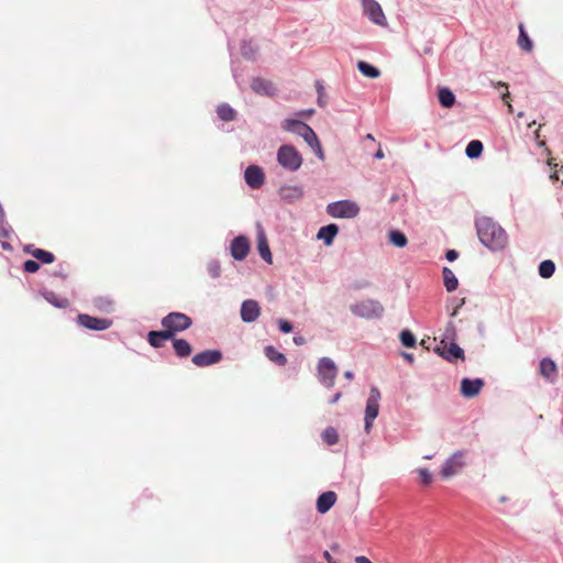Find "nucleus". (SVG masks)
Wrapping results in <instances>:
<instances>
[{
  "label": "nucleus",
  "mask_w": 563,
  "mask_h": 563,
  "mask_svg": "<svg viewBox=\"0 0 563 563\" xmlns=\"http://www.w3.org/2000/svg\"><path fill=\"white\" fill-rule=\"evenodd\" d=\"M278 195L286 203H295L303 197V188L298 185H286L279 188Z\"/></svg>",
  "instance_id": "obj_17"
},
{
  "label": "nucleus",
  "mask_w": 563,
  "mask_h": 563,
  "mask_svg": "<svg viewBox=\"0 0 563 563\" xmlns=\"http://www.w3.org/2000/svg\"><path fill=\"white\" fill-rule=\"evenodd\" d=\"M252 90L261 96L273 97L276 93V88L271 80L264 79L262 77L253 78L251 82Z\"/></svg>",
  "instance_id": "obj_18"
},
{
  "label": "nucleus",
  "mask_w": 563,
  "mask_h": 563,
  "mask_svg": "<svg viewBox=\"0 0 563 563\" xmlns=\"http://www.w3.org/2000/svg\"><path fill=\"white\" fill-rule=\"evenodd\" d=\"M355 563H373L371 560L364 555H360L355 558Z\"/></svg>",
  "instance_id": "obj_53"
},
{
  "label": "nucleus",
  "mask_w": 563,
  "mask_h": 563,
  "mask_svg": "<svg viewBox=\"0 0 563 563\" xmlns=\"http://www.w3.org/2000/svg\"><path fill=\"white\" fill-rule=\"evenodd\" d=\"M265 356L273 363L284 366L287 363V358L284 353L279 352L273 345H267L264 349Z\"/></svg>",
  "instance_id": "obj_27"
},
{
  "label": "nucleus",
  "mask_w": 563,
  "mask_h": 563,
  "mask_svg": "<svg viewBox=\"0 0 563 563\" xmlns=\"http://www.w3.org/2000/svg\"><path fill=\"white\" fill-rule=\"evenodd\" d=\"M1 247L4 251H12L13 250L12 245L9 242H5V241L1 242Z\"/></svg>",
  "instance_id": "obj_58"
},
{
  "label": "nucleus",
  "mask_w": 563,
  "mask_h": 563,
  "mask_svg": "<svg viewBox=\"0 0 563 563\" xmlns=\"http://www.w3.org/2000/svg\"><path fill=\"white\" fill-rule=\"evenodd\" d=\"M339 548H340V547H339V544H336V543H334V544H332V545H331V549H332L333 551H338V550H339Z\"/></svg>",
  "instance_id": "obj_64"
},
{
  "label": "nucleus",
  "mask_w": 563,
  "mask_h": 563,
  "mask_svg": "<svg viewBox=\"0 0 563 563\" xmlns=\"http://www.w3.org/2000/svg\"><path fill=\"white\" fill-rule=\"evenodd\" d=\"M475 228L481 243L493 252L503 251L508 243L507 232L490 217H479Z\"/></svg>",
  "instance_id": "obj_1"
},
{
  "label": "nucleus",
  "mask_w": 563,
  "mask_h": 563,
  "mask_svg": "<svg viewBox=\"0 0 563 563\" xmlns=\"http://www.w3.org/2000/svg\"><path fill=\"white\" fill-rule=\"evenodd\" d=\"M443 284L448 292H453L459 287V280L455 274L449 267H444L442 271Z\"/></svg>",
  "instance_id": "obj_28"
},
{
  "label": "nucleus",
  "mask_w": 563,
  "mask_h": 563,
  "mask_svg": "<svg viewBox=\"0 0 563 563\" xmlns=\"http://www.w3.org/2000/svg\"><path fill=\"white\" fill-rule=\"evenodd\" d=\"M351 312L363 319H379L383 317L384 307L375 299H366L360 302L353 303L350 307Z\"/></svg>",
  "instance_id": "obj_3"
},
{
  "label": "nucleus",
  "mask_w": 563,
  "mask_h": 563,
  "mask_svg": "<svg viewBox=\"0 0 563 563\" xmlns=\"http://www.w3.org/2000/svg\"><path fill=\"white\" fill-rule=\"evenodd\" d=\"M23 269L30 274L36 273L40 269V263L36 260H26L23 263Z\"/></svg>",
  "instance_id": "obj_44"
},
{
  "label": "nucleus",
  "mask_w": 563,
  "mask_h": 563,
  "mask_svg": "<svg viewBox=\"0 0 563 563\" xmlns=\"http://www.w3.org/2000/svg\"><path fill=\"white\" fill-rule=\"evenodd\" d=\"M357 69L363 76L372 79H375L380 75V71L377 67L364 60H360L357 63Z\"/></svg>",
  "instance_id": "obj_29"
},
{
  "label": "nucleus",
  "mask_w": 563,
  "mask_h": 563,
  "mask_svg": "<svg viewBox=\"0 0 563 563\" xmlns=\"http://www.w3.org/2000/svg\"><path fill=\"white\" fill-rule=\"evenodd\" d=\"M418 473H419L421 482L424 485H429L431 483L432 476H431L430 472L427 468H419Z\"/></svg>",
  "instance_id": "obj_47"
},
{
  "label": "nucleus",
  "mask_w": 563,
  "mask_h": 563,
  "mask_svg": "<svg viewBox=\"0 0 563 563\" xmlns=\"http://www.w3.org/2000/svg\"><path fill=\"white\" fill-rule=\"evenodd\" d=\"M258 47L253 45L252 42L243 41L241 44V54L247 60H255Z\"/></svg>",
  "instance_id": "obj_34"
},
{
  "label": "nucleus",
  "mask_w": 563,
  "mask_h": 563,
  "mask_svg": "<svg viewBox=\"0 0 563 563\" xmlns=\"http://www.w3.org/2000/svg\"><path fill=\"white\" fill-rule=\"evenodd\" d=\"M322 440L329 444V445H333L335 443H338L339 441V434L336 432V430L334 428H327L323 432H322Z\"/></svg>",
  "instance_id": "obj_40"
},
{
  "label": "nucleus",
  "mask_w": 563,
  "mask_h": 563,
  "mask_svg": "<svg viewBox=\"0 0 563 563\" xmlns=\"http://www.w3.org/2000/svg\"><path fill=\"white\" fill-rule=\"evenodd\" d=\"M173 341V347L175 351V354L178 357H188L191 354V345L189 342L185 339H175V336L172 339Z\"/></svg>",
  "instance_id": "obj_26"
},
{
  "label": "nucleus",
  "mask_w": 563,
  "mask_h": 563,
  "mask_svg": "<svg viewBox=\"0 0 563 563\" xmlns=\"http://www.w3.org/2000/svg\"><path fill=\"white\" fill-rule=\"evenodd\" d=\"M539 369L543 377L553 383V378L556 375V364L550 357H544L540 361Z\"/></svg>",
  "instance_id": "obj_23"
},
{
  "label": "nucleus",
  "mask_w": 563,
  "mask_h": 563,
  "mask_svg": "<svg viewBox=\"0 0 563 563\" xmlns=\"http://www.w3.org/2000/svg\"><path fill=\"white\" fill-rule=\"evenodd\" d=\"M12 234L13 230L5 220L0 223V238L9 239Z\"/></svg>",
  "instance_id": "obj_46"
},
{
  "label": "nucleus",
  "mask_w": 563,
  "mask_h": 563,
  "mask_svg": "<svg viewBox=\"0 0 563 563\" xmlns=\"http://www.w3.org/2000/svg\"><path fill=\"white\" fill-rule=\"evenodd\" d=\"M323 558L328 563H338L328 551L323 552Z\"/></svg>",
  "instance_id": "obj_54"
},
{
  "label": "nucleus",
  "mask_w": 563,
  "mask_h": 563,
  "mask_svg": "<svg viewBox=\"0 0 563 563\" xmlns=\"http://www.w3.org/2000/svg\"><path fill=\"white\" fill-rule=\"evenodd\" d=\"M32 256L37 262H41L43 264H51L55 261L54 254L52 252L43 250V249L34 250L32 252Z\"/></svg>",
  "instance_id": "obj_38"
},
{
  "label": "nucleus",
  "mask_w": 563,
  "mask_h": 563,
  "mask_svg": "<svg viewBox=\"0 0 563 563\" xmlns=\"http://www.w3.org/2000/svg\"><path fill=\"white\" fill-rule=\"evenodd\" d=\"M327 213L332 218L352 219L360 213V207L352 200L343 199L330 202L327 206Z\"/></svg>",
  "instance_id": "obj_5"
},
{
  "label": "nucleus",
  "mask_w": 563,
  "mask_h": 563,
  "mask_svg": "<svg viewBox=\"0 0 563 563\" xmlns=\"http://www.w3.org/2000/svg\"><path fill=\"white\" fill-rule=\"evenodd\" d=\"M464 303V299L461 301V303L453 310L451 313V317H455L457 314L459 308Z\"/></svg>",
  "instance_id": "obj_62"
},
{
  "label": "nucleus",
  "mask_w": 563,
  "mask_h": 563,
  "mask_svg": "<svg viewBox=\"0 0 563 563\" xmlns=\"http://www.w3.org/2000/svg\"><path fill=\"white\" fill-rule=\"evenodd\" d=\"M231 69H232L233 78L235 79L238 86L241 87L242 80L240 78L242 75L239 73L238 68L235 67L234 62H232V64H231Z\"/></svg>",
  "instance_id": "obj_49"
},
{
  "label": "nucleus",
  "mask_w": 563,
  "mask_h": 563,
  "mask_svg": "<svg viewBox=\"0 0 563 563\" xmlns=\"http://www.w3.org/2000/svg\"><path fill=\"white\" fill-rule=\"evenodd\" d=\"M457 257H459V252L455 250H448L445 253V258L449 262H454L455 260H457Z\"/></svg>",
  "instance_id": "obj_50"
},
{
  "label": "nucleus",
  "mask_w": 563,
  "mask_h": 563,
  "mask_svg": "<svg viewBox=\"0 0 563 563\" xmlns=\"http://www.w3.org/2000/svg\"><path fill=\"white\" fill-rule=\"evenodd\" d=\"M518 45L521 49L526 52H530L533 47L532 41L525 31L522 24H520L519 26Z\"/></svg>",
  "instance_id": "obj_37"
},
{
  "label": "nucleus",
  "mask_w": 563,
  "mask_h": 563,
  "mask_svg": "<svg viewBox=\"0 0 563 563\" xmlns=\"http://www.w3.org/2000/svg\"><path fill=\"white\" fill-rule=\"evenodd\" d=\"M460 387H472V379L471 378H463L461 380Z\"/></svg>",
  "instance_id": "obj_56"
},
{
  "label": "nucleus",
  "mask_w": 563,
  "mask_h": 563,
  "mask_svg": "<svg viewBox=\"0 0 563 563\" xmlns=\"http://www.w3.org/2000/svg\"><path fill=\"white\" fill-rule=\"evenodd\" d=\"M336 501V494L332 490L322 493L317 499V510L320 514L328 512Z\"/></svg>",
  "instance_id": "obj_21"
},
{
  "label": "nucleus",
  "mask_w": 563,
  "mask_h": 563,
  "mask_svg": "<svg viewBox=\"0 0 563 563\" xmlns=\"http://www.w3.org/2000/svg\"><path fill=\"white\" fill-rule=\"evenodd\" d=\"M278 329L282 333H290L294 330V325L289 320L278 319L277 320Z\"/></svg>",
  "instance_id": "obj_45"
},
{
  "label": "nucleus",
  "mask_w": 563,
  "mask_h": 563,
  "mask_svg": "<svg viewBox=\"0 0 563 563\" xmlns=\"http://www.w3.org/2000/svg\"><path fill=\"white\" fill-rule=\"evenodd\" d=\"M54 276H58V277H62V278H66L67 277V274L64 273V271L60 268L58 271H56L54 273Z\"/></svg>",
  "instance_id": "obj_59"
},
{
  "label": "nucleus",
  "mask_w": 563,
  "mask_h": 563,
  "mask_svg": "<svg viewBox=\"0 0 563 563\" xmlns=\"http://www.w3.org/2000/svg\"><path fill=\"white\" fill-rule=\"evenodd\" d=\"M384 156H385V154H384V152H383V150L380 147L374 154V158H376V159H383Z\"/></svg>",
  "instance_id": "obj_57"
},
{
  "label": "nucleus",
  "mask_w": 563,
  "mask_h": 563,
  "mask_svg": "<svg viewBox=\"0 0 563 563\" xmlns=\"http://www.w3.org/2000/svg\"><path fill=\"white\" fill-rule=\"evenodd\" d=\"M456 330L452 321L448 322L439 345L455 342Z\"/></svg>",
  "instance_id": "obj_39"
},
{
  "label": "nucleus",
  "mask_w": 563,
  "mask_h": 563,
  "mask_svg": "<svg viewBox=\"0 0 563 563\" xmlns=\"http://www.w3.org/2000/svg\"><path fill=\"white\" fill-rule=\"evenodd\" d=\"M207 271L210 277L218 278L221 275V265L218 260H211L207 265Z\"/></svg>",
  "instance_id": "obj_42"
},
{
  "label": "nucleus",
  "mask_w": 563,
  "mask_h": 563,
  "mask_svg": "<svg viewBox=\"0 0 563 563\" xmlns=\"http://www.w3.org/2000/svg\"><path fill=\"white\" fill-rule=\"evenodd\" d=\"M316 90L318 93L317 102H318L319 107H321V108L325 107L327 106L325 91H324V87L320 80L316 81Z\"/></svg>",
  "instance_id": "obj_43"
},
{
  "label": "nucleus",
  "mask_w": 563,
  "mask_h": 563,
  "mask_svg": "<svg viewBox=\"0 0 563 563\" xmlns=\"http://www.w3.org/2000/svg\"><path fill=\"white\" fill-rule=\"evenodd\" d=\"M464 455L463 452H456L448 459L441 470L442 477L450 478L457 474L465 465Z\"/></svg>",
  "instance_id": "obj_12"
},
{
  "label": "nucleus",
  "mask_w": 563,
  "mask_h": 563,
  "mask_svg": "<svg viewBox=\"0 0 563 563\" xmlns=\"http://www.w3.org/2000/svg\"><path fill=\"white\" fill-rule=\"evenodd\" d=\"M92 303L96 309L102 312H110L113 306V301L109 297L103 296L93 298Z\"/></svg>",
  "instance_id": "obj_35"
},
{
  "label": "nucleus",
  "mask_w": 563,
  "mask_h": 563,
  "mask_svg": "<svg viewBox=\"0 0 563 563\" xmlns=\"http://www.w3.org/2000/svg\"><path fill=\"white\" fill-rule=\"evenodd\" d=\"M161 324L174 338L176 333L189 329L192 320L183 312H169L161 320Z\"/></svg>",
  "instance_id": "obj_4"
},
{
  "label": "nucleus",
  "mask_w": 563,
  "mask_h": 563,
  "mask_svg": "<svg viewBox=\"0 0 563 563\" xmlns=\"http://www.w3.org/2000/svg\"><path fill=\"white\" fill-rule=\"evenodd\" d=\"M481 389H461V394L464 398H474L479 394Z\"/></svg>",
  "instance_id": "obj_48"
},
{
  "label": "nucleus",
  "mask_w": 563,
  "mask_h": 563,
  "mask_svg": "<svg viewBox=\"0 0 563 563\" xmlns=\"http://www.w3.org/2000/svg\"><path fill=\"white\" fill-rule=\"evenodd\" d=\"M173 338L167 332L166 329L164 330H152L147 333V342L151 346L158 349L164 345L165 341L172 340Z\"/></svg>",
  "instance_id": "obj_22"
},
{
  "label": "nucleus",
  "mask_w": 563,
  "mask_h": 563,
  "mask_svg": "<svg viewBox=\"0 0 563 563\" xmlns=\"http://www.w3.org/2000/svg\"><path fill=\"white\" fill-rule=\"evenodd\" d=\"M309 147L312 150V152L314 153V155L320 159V161H324L325 156H324V152H323V148H322V145L319 141V137L318 135H316L312 140H311V143H308Z\"/></svg>",
  "instance_id": "obj_41"
},
{
  "label": "nucleus",
  "mask_w": 563,
  "mask_h": 563,
  "mask_svg": "<svg viewBox=\"0 0 563 563\" xmlns=\"http://www.w3.org/2000/svg\"><path fill=\"white\" fill-rule=\"evenodd\" d=\"M217 114L220 120L229 122L235 119L236 111L230 104L221 103L217 107Z\"/></svg>",
  "instance_id": "obj_31"
},
{
  "label": "nucleus",
  "mask_w": 563,
  "mask_h": 563,
  "mask_svg": "<svg viewBox=\"0 0 563 563\" xmlns=\"http://www.w3.org/2000/svg\"><path fill=\"white\" fill-rule=\"evenodd\" d=\"M244 180L251 189H260L265 183V173L258 165H249L244 170Z\"/></svg>",
  "instance_id": "obj_11"
},
{
  "label": "nucleus",
  "mask_w": 563,
  "mask_h": 563,
  "mask_svg": "<svg viewBox=\"0 0 563 563\" xmlns=\"http://www.w3.org/2000/svg\"><path fill=\"white\" fill-rule=\"evenodd\" d=\"M402 356L409 361V362H412L413 361V355L412 354H409V353H402Z\"/></svg>",
  "instance_id": "obj_61"
},
{
  "label": "nucleus",
  "mask_w": 563,
  "mask_h": 563,
  "mask_svg": "<svg viewBox=\"0 0 563 563\" xmlns=\"http://www.w3.org/2000/svg\"><path fill=\"white\" fill-rule=\"evenodd\" d=\"M364 14L376 25H387V19L376 0H362Z\"/></svg>",
  "instance_id": "obj_9"
},
{
  "label": "nucleus",
  "mask_w": 563,
  "mask_h": 563,
  "mask_svg": "<svg viewBox=\"0 0 563 563\" xmlns=\"http://www.w3.org/2000/svg\"><path fill=\"white\" fill-rule=\"evenodd\" d=\"M399 340L401 344L408 349L415 347L417 344V339L412 331H410L409 329H404L400 331Z\"/></svg>",
  "instance_id": "obj_36"
},
{
  "label": "nucleus",
  "mask_w": 563,
  "mask_h": 563,
  "mask_svg": "<svg viewBox=\"0 0 563 563\" xmlns=\"http://www.w3.org/2000/svg\"><path fill=\"white\" fill-rule=\"evenodd\" d=\"M276 161L283 169L295 173L300 169L303 158L294 145L283 144L277 150Z\"/></svg>",
  "instance_id": "obj_2"
},
{
  "label": "nucleus",
  "mask_w": 563,
  "mask_h": 563,
  "mask_svg": "<svg viewBox=\"0 0 563 563\" xmlns=\"http://www.w3.org/2000/svg\"><path fill=\"white\" fill-rule=\"evenodd\" d=\"M380 393L378 389H372V393L367 399L365 409V431L369 432L374 419L377 417L379 411Z\"/></svg>",
  "instance_id": "obj_10"
},
{
  "label": "nucleus",
  "mask_w": 563,
  "mask_h": 563,
  "mask_svg": "<svg viewBox=\"0 0 563 563\" xmlns=\"http://www.w3.org/2000/svg\"><path fill=\"white\" fill-rule=\"evenodd\" d=\"M318 378L324 387H332L335 383L338 366L330 357L323 356L317 365Z\"/></svg>",
  "instance_id": "obj_6"
},
{
  "label": "nucleus",
  "mask_w": 563,
  "mask_h": 563,
  "mask_svg": "<svg viewBox=\"0 0 563 563\" xmlns=\"http://www.w3.org/2000/svg\"><path fill=\"white\" fill-rule=\"evenodd\" d=\"M40 294L43 296V298L49 302L52 306L64 309L69 306V301L66 298L58 297L54 291L42 289Z\"/></svg>",
  "instance_id": "obj_24"
},
{
  "label": "nucleus",
  "mask_w": 563,
  "mask_h": 563,
  "mask_svg": "<svg viewBox=\"0 0 563 563\" xmlns=\"http://www.w3.org/2000/svg\"><path fill=\"white\" fill-rule=\"evenodd\" d=\"M222 360L220 350H205L192 357V363L198 367H206L219 363Z\"/></svg>",
  "instance_id": "obj_15"
},
{
  "label": "nucleus",
  "mask_w": 563,
  "mask_h": 563,
  "mask_svg": "<svg viewBox=\"0 0 563 563\" xmlns=\"http://www.w3.org/2000/svg\"><path fill=\"white\" fill-rule=\"evenodd\" d=\"M344 377L350 380V379H352L354 377V373L352 371H350V369L345 371L344 372Z\"/></svg>",
  "instance_id": "obj_60"
},
{
  "label": "nucleus",
  "mask_w": 563,
  "mask_h": 563,
  "mask_svg": "<svg viewBox=\"0 0 563 563\" xmlns=\"http://www.w3.org/2000/svg\"><path fill=\"white\" fill-rule=\"evenodd\" d=\"M538 273H539V276L544 278V279H548V278L552 277L554 275V273H555V264H554V262L551 261V260L542 261L539 264Z\"/></svg>",
  "instance_id": "obj_33"
},
{
  "label": "nucleus",
  "mask_w": 563,
  "mask_h": 563,
  "mask_svg": "<svg viewBox=\"0 0 563 563\" xmlns=\"http://www.w3.org/2000/svg\"><path fill=\"white\" fill-rule=\"evenodd\" d=\"M250 242L245 235L235 236L230 244V254L235 261H243L250 253Z\"/></svg>",
  "instance_id": "obj_14"
},
{
  "label": "nucleus",
  "mask_w": 563,
  "mask_h": 563,
  "mask_svg": "<svg viewBox=\"0 0 563 563\" xmlns=\"http://www.w3.org/2000/svg\"><path fill=\"white\" fill-rule=\"evenodd\" d=\"M388 241L396 247H405L408 243L407 236L400 230H390Z\"/></svg>",
  "instance_id": "obj_32"
},
{
  "label": "nucleus",
  "mask_w": 563,
  "mask_h": 563,
  "mask_svg": "<svg viewBox=\"0 0 563 563\" xmlns=\"http://www.w3.org/2000/svg\"><path fill=\"white\" fill-rule=\"evenodd\" d=\"M339 233V227L335 223L323 225L317 233V239L322 240L325 246H331Z\"/></svg>",
  "instance_id": "obj_20"
},
{
  "label": "nucleus",
  "mask_w": 563,
  "mask_h": 563,
  "mask_svg": "<svg viewBox=\"0 0 563 563\" xmlns=\"http://www.w3.org/2000/svg\"><path fill=\"white\" fill-rule=\"evenodd\" d=\"M439 103L446 109H450L455 103V95L448 87H440L438 90Z\"/></svg>",
  "instance_id": "obj_25"
},
{
  "label": "nucleus",
  "mask_w": 563,
  "mask_h": 563,
  "mask_svg": "<svg viewBox=\"0 0 563 563\" xmlns=\"http://www.w3.org/2000/svg\"><path fill=\"white\" fill-rule=\"evenodd\" d=\"M292 341L296 345H302L306 342L305 338L301 335L294 336Z\"/></svg>",
  "instance_id": "obj_51"
},
{
  "label": "nucleus",
  "mask_w": 563,
  "mask_h": 563,
  "mask_svg": "<svg viewBox=\"0 0 563 563\" xmlns=\"http://www.w3.org/2000/svg\"><path fill=\"white\" fill-rule=\"evenodd\" d=\"M78 325L91 331H104L112 325V320L106 318L92 317L87 313H79L77 316Z\"/></svg>",
  "instance_id": "obj_8"
},
{
  "label": "nucleus",
  "mask_w": 563,
  "mask_h": 563,
  "mask_svg": "<svg viewBox=\"0 0 563 563\" xmlns=\"http://www.w3.org/2000/svg\"><path fill=\"white\" fill-rule=\"evenodd\" d=\"M484 380L482 378H473L472 379V387H483Z\"/></svg>",
  "instance_id": "obj_52"
},
{
  "label": "nucleus",
  "mask_w": 563,
  "mask_h": 563,
  "mask_svg": "<svg viewBox=\"0 0 563 563\" xmlns=\"http://www.w3.org/2000/svg\"><path fill=\"white\" fill-rule=\"evenodd\" d=\"M312 113H313V110H312V109H310V110H307V111H300L298 114H299V115H302V114L310 115V114H312Z\"/></svg>",
  "instance_id": "obj_63"
},
{
  "label": "nucleus",
  "mask_w": 563,
  "mask_h": 563,
  "mask_svg": "<svg viewBox=\"0 0 563 563\" xmlns=\"http://www.w3.org/2000/svg\"><path fill=\"white\" fill-rule=\"evenodd\" d=\"M282 128L287 132L301 136L307 144L311 143V140L317 135L310 125L298 119H285L283 121Z\"/></svg>",
  "instance_id": "obj_7"
},
{
  "label": "nucleus",
  "mask_w": 563,
  "mask_h": 563,
  "mask_svg": "<svg viewBox=\"0 0 563 563\" xmlns=\"http://www.w3.org/2000/svg\"><path fill=\"white\" fill-rule=\"evenodd\" d=\"M484 146L479 140H472L468 142L465 148V155L471 158H478L483 153Z\"/></svg>",
  "instance_id": "obj_30"
},
{
  "label": "nucleus",
  "mask_w": 563,
  "mask_h": 563,
  "mask_svg": "<svg viewBox=\"0 0 563 563\" xmlns=\"http://www.w3.org/2000/svg\"><path fill=\"white\" fill-rule=\"evenodd\" d=\"M261 314V307L254 299H246L241 305L240 316L243 322L252 323L257 320Z\"/></svg>",
  "instance_id": "obj_16"
},
{
  "label": "nucleus",
  "mask_w": 563,
  "mask_h": 563,
  "mask_svg": "<svg viewBox=\"0 0 563 563\" xmlns=\"http://www.w3.org/2000/svg\"><path fill=\"white\" fill-rule=\"evenodd\" d=\"M34 250H38L37 247H35L33 244H27L23 247V251L27 254H31L32 255V252Z\"/></svg>",
  "instance_id": "obj_55"
},
{
  "label": "nucleus",
  "mask_w": 563,
  "mask_h": 563,
  "mask_svg": "<svg viewBox=\"0 0 563 563\" xmlns=\"http://www.w3.org/2000/svg\"><path fill=\"white\" fill-rule=\"evenodd\" d=\"M434 351L449 362H456L464 360V351L456 342H450L442 345H437Z\"/></svg>",
  "instance_id": "obj_13"
},
{
  "label": "nucleus",
  "mask_w": 563,
  "mask_h": 563,
  "mask_svg": "<svg viewBox=\"0 0 563 563\" xmlns=\"http://www.w3.org/2000/svg\"><path fill=\"white\" fill-rule=\"evenodd\" d=\"M257 251L266 263H272V253L261 223H257Z\"/></svg>",
  "instance_id": "obj_19"
}]
</instances>
